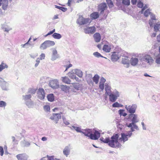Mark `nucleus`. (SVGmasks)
<instances>
[{
	"mask_svg": "<svg viewBox=\"0 0 160 160\" xmlns=\"http://www.w3.org/2000/svg\"><path fill=\"white\" fill-rule=\"evenodd\" d=\"M126 108L127 111H128L129 113H133L135 112L136 110V108L135 107L132 105V106H129Z\"/></svg>",
	"mask_w": 160,
	"mask_h": 160,
	"instance_id": "nucleus-13",
	"label": "nucleus"
},
{
	"mask_svg": "<svg viewBox=\"0 0 160 160\" xmlns=\"http://www.w3.org/2000/svg\"><path fill=\"white\" fill-rule=\"evenodd\" d=\"M52 56L55 59L58 58V52L56 49H53L52 50Z\"/></svg>",
	"mask_w": 160,
	"mask_h": 160,
	"instance_id": "nucleus-33",
	"label": "nucleus"
},
{
	"mask_svg": "<svg viewBox=\"0 0 160 160\" xmlns=\"http://www.w3.org/2000/svg\"><path fill=\"white\" fill-rule=\"evenodd\" d=\"M62 82L67 84H70L71 82V80L69 78L66 76L62 77Z\"/></svg>",
	"mask_w": 160,
	"mask_h": 160,
	"instance_id": "nucleus-18",
	"label": "nucleus"
},
{
	"mask_svg": "<svg viewBox=\"0 0 160 160\" xmlns=\"http://www.w3.org/2000/svg\"><path fill=\"white\" fill-rule=\"evenodd\" d=\"M35 92H36V91L34 89L31 90L30 91V93L33 94L35 93Z\"/></svg>",
	"mask_w": 160,
	"mask_h": 160,
	"instance_id": "nucleus-61",
	"label": "nucleus"
},
{
	"mask_svg": "<svg viewBox=\"0 0 160 160\" xmlns=\"http://www.w3.org/2000/svg\"><path fill=\"white\" fill-rule=\"evenodd\" d=\"M44 110L47 112L49 111L50 110V107L48 105H45L43 107Z\"/></svg>",
	"mask_w": 160,
	"mask_h": 160,
	"instance_id": "nucleus-43",
	"label": "nucleus"
},
{
	"mask_svg": "<svg viewBox=\"0 0 160 160\" xmlns=\"http://www.w3.org/2000/svg\"><path fill=\"white\" fill-rule=\"evenodd\" d=\"M8 66L3 62H2L1 64L0 65V72L2 71V70L5 69V68H7Z\"/></svg>",
	"mask_w": 160,
	"mask_h": 160,
	"instance_id": "nucleus-25",
	"label": "nucleus"
},
{
	"mask_svg": "<svg viewBox=\"0 0 160 160\" xmlns=\"http://www.w3.org/2000/svg\"><path fill=\"white\" fill-rule=\"evenodd\" d=\"M52 36L54 38L57 39H59L62 37L60 34L57 33H54Z\"/></svg>",
	"mask_w": 160,
	"mask_h": 160,
	"instance_id": "nucleus-31",
	"label": "nucleus"
},
{
	"mask_svg": "<svg viewBox=\"0 0 160 160\" xmlns=\"http://www.w3.org/2000/svg\"><path fill=\"white\" fill-rule=\"evenodd\" d=\"M16 157L18 160H25L26 158L24 154H20L17 155Z\"/></svg>",
	"mask_w": 160,
	"mask_h": 160,
	"instance_id": "nucleus-20",
	"label": "nucleus"
},
{
	"mask_svg": "<svg viewBox=\"0 0 160 160\" xmlns=\"http://www.w3.org/2000/svg\"><path fill=\"white\" fill-rule=\"evenodd\" d=\"M38 97L40 100L44 99L45 96V93L44 89L42 88H39L37 92Z\"/></svg>",
	"mask_w": 160,
	"mask_h": 160,
	"instance_id": "nucleus-6",
	"label": "nucleus"
},
{
	"mask_svg": "<svg viewBox=\"0 0 160 160\" xmlns=\"http://www.w3.org/2000/svg\"><path fill=\"white\" fill-rule=\"evenodd\" d=\"M157 41L158 42H160V34L158 35L157 37Z\"/></svg>",
	"mask_w": 160,
	"mask_h": 160,
	"instance_id": "nucleus-60",
	"label": "nucleus"
},
{
	"mask_svg": "<svg viewBox=\"0 0 160 160\" xmlns=\"http://www.w3.org/2000/svg\"><path fill=\"white\" fill-rule=\"evenodd\" d=\"M70 149L68 146L65 147L63 151V153L66 157L69 154Z\"/></svg>",
	"mask_w": 160,
	"mask_h": 160,
	"instance_id": "nucleus-23",
	"label": "nucleus"
},
{
	"mask_svg": "<svg viewBox=\"0 0 160 160\" xmlns=\"http://www.w3.org/2000/svg\"><path fill=\"white\" fill-rule=\"evenodd\" d=\"M122 62L123 64H127L128 65L129 64V60L128 59V58H122Z\"/></svg>",
	"mask_w": 160,
	"mask_h": 160,
	"instance_id": "nucleus-29",
	"label": "nucleus"
},
{
	"mask_svg": "<svg viewBox=\"0 0 160 160\" xmlns=\"http://www.w3.org/2000/svg\"><path fill=\"white\" fill-rule=\"evenodd\" d=\"M48 47L54 46L55 44V42L53 41L47 40L46 41Z\"/></svg>",
	"mask_w": 160,
	"mask_h": 160,
	"instance_id": "nucleus-32",
	"label": "nucleus"
},
{
	"mask_svg": "<svg viewBox=\"0 0 160 160\" xmlns=\"http://www.w3.org/2000/svg\"><path fill=\"white\" fill-rule=\"evenodd\" d=\"M138 0H131L132 3L133 5L136 4Z\"/></svg>",
	"mask_w": 160,
	"mask_h": 160,
	"instance_id": "nucleus-58",
	"label": "nucleus"
},
{
	"mask_svg": "<svg viewBox=\"0 0 160 160\" xmlns=\"http://www.w3.org/2000/svg\"><path fill=\"white\" fill-rule=\"evenodd\" d=\"M6 105L7 104L5 102L3 101H0V108H5Z\"/></svg>",
	"mask_w": 160,
	"mask_h": 160,
	"instance_id": "nucleus-41",
	"label": "nucleus"
},
{
	"mask_svg": "<svg viewBox=\"0 0 160 160\" xmlns=\"http://www.w3.org/2000/svg\"><path fill=\"white\" fill-rule=\"evenodd\" d=\"M61 89L63 91L67 92L69 91L70 87L66 85H62L61 86Z\"/></svg>",
	"mask_w": 160,
	"mask_h": 160,
	"instance_id": "nucleus-24",
	"label": "nucleus"
},
{
	"mask_svg": "<svg viewBox=\"0 0 160 160\" xmlns=\"http://www.w3.org/2000/svg\"><path fill=\"white\" fill-rule=\"evenodd\" d=\"M49 85L53 88H58L59 87L58 82L56 79L51 80L49 82Z\"/></svg>",
	"mask_w": 160,
	"mask_h": 160,
	"instance_id": "nucleus-8",
	"label": "nucleus"
},
{
	"mask_svg": "<svg viewBox=\"0 0 160 160\" xmlns=\"http://www.w3.org/2000/svg\"><path fill=\"white\" fill-rule=\"evenodd\" d=\"M71 0H68V2L67 3V4L68 5V6L70 7L71 6Z\"/></svg>",
	"mask_w": 160,
	"mask_h": 160,
	"instance_id": "nucleus-62",
	"label": "nucleus"
},
{
	"mask_svg": "<svg viewBox=\"0 0 160 160\" xmlns=\"http://www.w3.org/2000/svg\"><path fill=\"white\" fill-rule=\"evenodd\" d=\"M91 20L89 18H84L80 17L77 20L78 23L80 25L88 24L89 25L91 22Z\"/></svg>",
	"mask_w": 160,
	"mask_h": 160,
	"instance_id": "nucleus-3",
	"label": "nucleus"
},
{
	"mask_svg": "<svg viewBox=\"0 0 160 160\" xmlns=\"http://www.w3.org/2000/svg\"><path fill=\"white\" fill-rule=\"evenodd\" d=\"M104 44L102 48L103 50L106 52H110L111 49V45L108 44Z\"/></svg>",
	"mask_w": 160,
	"mask_h": 160,
	"instance_id": "nucleus-12",
	"label": "nucleus"
},
{
	"mask_svg": "<svg viewBox=\"0 0 160 160\" xmlns=\"http://www.w3.org/2000/svg\"><path fill=\"white\" fill-rule=\"evenodd\" d=\"M47 98L48 100L50 102L53 101L54 99V97L53 94H50L47 96Z\"/></svg>",
	"mask_w": 160,
	"mask_h": 160,
	"instance_id": "nucleus-30",
	"label": "nucleus"
},
{
	"mask_svg": "<svg viewBox=\"0 0 160 160\" xmlns=\"http://www.w3.org/2000/svg\"><path fill=\"white\" fill-rule=\"evenodd\" d=\"M99 77L98 75L96 74L94 75L93 78V80L96 84L98 83V82Z\"/></svg>",
	"mask_w": 160,
	"mask_h": 160,
	"instance_id": "nucleus-28",
	"label": "nucleus"
},
{
	"mask_svg": "<svg viewBox=\"0 0 160 160\" xmlns=\"http://www.w3.org/2000/svg\"><path fill=\"white\" fill-rule=\"evenodd\" d=\"M154 28L155 31H160V24H155L154 26Z\"/></svg>",
	"mask_w": 160,
	"mask_h": 160,
	"instance_id": "nucleus-35",
	"label": "nucleus"
},
{
	"mask_svg": "<svg viewBox=\"0 0 160 160\" xmlns=\"http://www.w3.org/2000/svg\"><path fill=\"white\" fill-rule=\"evenodd\" d=\"M96 28L94 26L87 27L84 29V32L86 34H93L96 31Z\"/></svg>",
	"mask_w": 160,
	"mask_h": 160,
	"instance_id": "nucleus-7",
	"label": "nucleus"
},
{
	"mask_svg": "<svg viewBox=\"0 0 160 160\" xmlns=\"http://www.w3.org/2000/svg\"><path fill=\"white\" fill-rule=\"evenodd\" d=\"M40 59L39 58H38L36 60V63L35 65V67H37L38 65L39 64L40 62Z\"/></svg>",
	"mask_w": 160,
	"mask_h": 160,
	"instance_id": "nucleus-51",
	"label": "nucleus"
},
{
	"mask_svg": "<svg viewBox=\"0 0 160 160\" xmlns=\"http://www.w3.org/2000/svg\"><path fill=\"white\" fill-rule=\"evenodd\" d=\"M106 8L107 6L105 3H101L99 6V9L101 11V12H103Z\"/></svg>",
	"mask_w": 160,
	"mask_h": 160,
	"instance_id": "nucleus-19",
	"label": "nucleus"
},
{
	"mask_svg": "<svg viewBox=\"0 0 160 160\" xmlns=\"http://www.w3.org/2000/svg\"><path fill=\"white\" fill-rule=\"evenodd\" d=\"M62 118L63 119V122L64 124H65L66 125H68L69 124L68 122L66 120V118L65 117L63 116H62Z\"/></svg>",
	"mask_w": 160,
	"mask_h": 160,
	"instance_id": "nucleus-44",
	"label": "nucleus"
},
{
	"mask_svg": "<svg viewBox=\"0 0 160 160\" xmlns=\"http://www.w3.org/2000/svg\"><path fill=\"white\" fill-rule=\"evenodd\" d=\"M60 8L61 9H60L64 12L66 11L67 10V8H66L61 7Z\"/></svg>",
	"mask_w": 160,
	"mask_h": 160,
	"instance_id": "nucleus-57",
	"label": "nucleus"
},
{
	"mask_svg": "<svg viewBox=\"0 0 160 160\" xmlns=\"http://www.w3.org/2000/svg\"><path fill=\"white\" fill-rule=\"evenodd\" d=\"M99 88L102 90H103L104 88V84L102 83L101 82H100Z\"/></svg>",
	"mask_w": 160,
	"mask_h": 160,
	"instance_id": "nucleus-49",
	"label": "nucleus"
},
{
	"mask_svg": "<svg viewBox=\"0 0 160 160\" xmlns=\"http://www.w3.org/2000/svg\"><path fill=\"white\" fill-rule=\"evenodd\" d=\"M72 65L71 64H69L68 65L64 66V67H66V68L65 71H66L68 69V68H69L70 67H72Z\"/></svg>",
	"mask_w": 160,
	"mask_h": 160,
	"instance_id": "nucleus-53",
	"label": "nucleus"
},
{
	"mask_svg": "<svg viewBox=\"0 0 160 160\" xmlns=\"http://www.w3.org/2000/svg\"><path fill=\"white\" fill-rule=\"evenodd\" d=\"M55 158H54L53 156L49 157L48 158V160H55Z\"/></svg>",
	"mask_w": 160,
	"mask_h": 160,
	"instance_id": "nucleus-59",
	"label": "nucleus"
},
{
	"mask_svg": "<svg viewBox=\"0 0 160 160\" xmlns=\"http://www.w3.org/2000/svg\"><path fill=\"white\" fill-rule=\"evenodd\" d=\"M109 100L112 102H114L117 99V96L113 94H110L109 95Z\"/></svg>",
	"mask_w": 160,
	"mask_h": 160,
	"instance_id": "nucleus-21",
	"label": "nucleus"
},
{
	"mask_svg": "<svg viewBox=\"0 0 160 160\" xmlns=\"http://www.w3.org/2000/svg\"><path fill=\"white\" fill-rule=\"evenodd\" d=\"M122 105L120 104L118 102H115L112 105V107H119L122 106Z\"/></svg>",
	"mask_w": 160,
	"mask_h": 160,
	"instance_id": "nucleus-45",
	"label": "nucleus"
},
{
	"mask_svg": "<svg viewBox=\"0 0 160 160\" xmlns=\"http://www.w3.org/2000/svg\"><path fill=\"white\" fill-rule=\"evenodd\" d=\"M99 16L98 12H94L92 13L90 15V17L92 19H96L98 18Z\"/></svg>",
	"mask_w": 160,
	"mask_h": 160,
	"instance_id": "nucleus-17",
	"label": "nucleus"
},
{
	"mask_svg": "<svg viewBox=\"0 0 160 160\" xmlns=\"http://www.w3.org/2000/svg\"><path fill=\"white\" fill-rule=\"evenodd\" d=\"M122 3L126 6H129L130 4V0H122Z\"/></svg>",
	"mask_w": 160,
	"mask_h": 160,
	"instance_id": "nucleus-37",
	"label": "nucleus"
},
{
	"mask_svg": "<svg viewBox=\"0 0 160 160\" xmlns=\"http://www.w3.org/2000/svg\"><path fill=\"white\" fill-rule=\"evenodd\" d=\"M156 33H153L151 35V36L152 37H156Z\"/></svg>",
	"mask_w": 160,
	"mask_h": 160,
	"instance_id": "nucleus-64",
	"label": "nucleus"
},
{
	"mask_svg": "<svg viewBox=\"0 0 160 160\" xmlns=\"http://www.w3.org/2000/svg\"><path fill=\"white\" fill-rule=\"evenodd\" d=\"M137 6L139 8H142L143 7V3L141 1H139L138 2L137 4Z\"/></svg>",
	"mask_w": 160,
	"mask_h": 160,
	"instance_id": "nucleus-46",
	"label": "nucleus"
},
{
	"mask_svg": "<svg viewBox=\"0 0 160 160\" xmlns=\"http://www.w3.org/2000/svg\"><path fill=\"white\" fill-rule=\"evenodd\" d=\"M119 135L116 134L113 135L110 139L109 138H104L102 137L100 138V140L104 143H108V145L112 148H118L121 146L118 142Z\"/></svg>",
	"mask_w": 160,
	"mask_h": 160,
	"instance_id": "nucleus-1",
	"label": "nucleus"
},
{
	"mask_svg": "<svg viewBox=\"0 0 160 160\" xmlns=\"http://www.w3.org/2000/svg\"><path fill=\"white\" fill-rule=\"evenodd\" d=\"M72 79H75L76 80V81H79V80H78V78L77 77H76V76L74 75H72V76H71V78Z\"/></svg>",
	"mask_w": 160,
	"mask_h": 160,
	"instance_id": "nucleus-54",
	"label": "nucleus"
},
{
	"mask_svg": "<svg viewBox=\"0 0 160 160\" xmlns=\"http://www.w3.org/2000/svg\"><path fill=\"white\" fill-rule=\"evenodd\" d=\"M110 88L108 85L106 86L105 87V90L106 91V92L107 93L108 95H109L108 93H109V91L110 90Z\"/></svg>",
	"mask_w": 160,
	"mask_h": 160,
	"instance_id": "nucleus-47",
	"label": "nucleus"
},
{
	"mask_svg": "<svg viewBox=\"0 0 160 160\" xmlns=\"http://www.w3.org/2000/svg\"><path fill=\"white\" fill-rule=\"evenodd\" d=\"M93 38L95 41L96 42H99L101 39V37L100 34L98 33H96L93 35Z\"/></svg>",
	"mask_w": 160,
	"mask_h": 160,
	"instance_id": "nucleus-14",
	"label": "nucleus"
},
{
	"mask_svg": "<svg viewBox=\"0 0 160 160\" xmlns=\"http://www.w3.org/2000/svg\"><path fill=\"white\" fill-rule=\"evenodd\" d=\"M47 48H48V46L46 41L41 45L40 47V48L42 50L45 49Z\"/></svg>",
	"mask_w": 160,
	"mask_h": 160,
	"instance_id": "nucleus-26",
	"label": "nucleus"
},
{
	"mask_svg": "<svg viewBox=\"0 0 160 160\" xmlns=\"http://www.w3.org/2000/svg\"><path fill=\"white\" fill-rule=\"evenodd\" d=\"M76 74L79 77H82V71H77L76 72Z\"/></svg>",
	"mask_w": 160,
	"mask_h": 160,
	"instance_id": "nucleus-42",
	"label": "nucleus"
},
{
	"mask_svg": "<svg viewBox=\"0 0 160 160\" xmlns=\"http://www.w3.org/2000/svg\"><path fill=\"white\" fill-rule=\"evenodd\" d=\"M133 116L132 119V122L130 123L129 125L128 124H126V126L129 128H131V129L132 130V131H133L134 130V129H138V127L135 124V122H138V120L137 119V116L135 114H132V115Z\"/></svg>",
	"mask_w": 160,
	"mask_h": 160,
	"instance_id": "nucleus-2",
	"label": "nucleus"
},
{
	"mask_svg": "<svg viewBox=\"0 0 160 160\" xmlns=\"http://www.w3.org/2000/svg\"><path fill=\"white\" fill-rule=\"evenodd\" d=\"M132 131L129 132L128 134H125L124 133H121V137L119 138V140L120 142L123 141L124 143L125 141L128 140V137H130L132 135Z\"/></svg>",
	"mask_w": 160,
	"mask_h": 160,
	"instance_id": "nucleus-5",
	"label": "nucleus"
},
{
	"mask_svg": "<svg viewBox=\"0 0 160 160\" xmlns=\"http://www.w3.org/2000/svg\"><path fill=\"white\" fill-rule=\"evenodd\" d=\"M82 133L86 136L90 138L91 133H92V131L91 129H88L84 130L83 132L82 131Z\"/></svg>",
	"mask_w": 160,
	"mask_h": 160,
	"instance_id": "nucleus-16",
	"label": "nucleus"
},
{
	"mask_svg": "<svg viewBox=\"0 0 160 160\" xmlns=\"http://www.w3.org/2000/svg\"><path fill=\"white\" fill-rule=\"evenodd\" d=\"M138 59L137 58H132L130 60V63L133 66L136 65L138 63Z\"/></svg>",
	"mask_w": 160,
	"mask_h": 160,
	"instance_id": "nucleus-22",
	"label": "nucleus"
},
{
	"mask_svg": "<svg viewBox=\"0 0 160 160\" xmlns=\"http://www.w3.org/2000/svg\"><path fill=\"white\" fill-rule=\"evenodd\" d=\"M155 61L157 64H160V53L157 55L155 58Z\"/></svg>",
	"mask_w": 160,
	"mask_h": 160,
	"instance_id": "nucleus-27",
	"label": "nucleus"
},
{
	"mask_svg": "<svg viewBox=\"0 0 160 160\" xmlns=\"http://www.w3.org/2000/svg\"><path fill=\"white\" fill-rule=\"evenodd\" d=\"M97 47L99 49H101L102 47V44H98V45H97Z\"/></svg>",
	"mask_w": 160,
	"mask_h": 160,
	"instance_id": "nucleus-63",
	"label": "nucleus"
},
{
	"mask_svg": "<svg viewBox=\"0 0 160 160\" xmlns=\"http://www.w3.org/2000/svg\"><path fill=\"white\" fill-rule=\"evenodd\" d=\"M120 57L118 52H113L111 56V59L112 61H116L118 60Z\"/></svg>",
	"mask_w": 160,
	"mask_h": 160,
	"instance_id": "nucleus-11",
	"label": "nucleus"
},
{
	"mask_svg": "<svg viewBox=\"0 0 160 160\" xmlns=\"http://www.w3.org/2000/svg\"><path fill=\"white\" fill-rule=\"evenodd\" d=\"M100 137V133L96 130L95 131L93 134L91 133L90 138L92 140H98Z\"/></svg>",
	"mask_w": 160,
	"mask_h": 160,
	"instance_id": "nucleus-9",
	"label": "nucleus"
},
{
	"mask_svg": "<svg viewBox=\"0 0 160 160\" xmlns=\"http://www.w3.org/2000/svg\"><path fill=\"white\" fill-rule=\"evenodd\" d=\"M106 82V80L103 78L102 77L100 79V82H101L102 83L104 84Z\"/></svg>",
	"mask_w": 160,
	"mask_h": 160,
	"instance_id": "nucleus-56",
	"label": "nucleus"
},
{
	"mask_svg": "<svg viewBox=\"0 0 160 160\" xmlns=\"http://www.w3.org/2000/svg\"><path fill=\"white\" fill-rule=\"evenodd\" d=\"M72 128L73 129H74V130H75L77 132H79L82 133V131L81 130V129L79 127H75V126H72Z\"/></svg>",
	"mask_w": 160,
	"mask_h": 160,
	"instance_id": "nucleus-39",
	"label": "nucleus"
},
{
	"mask_svg": "<svg viewBox=\"0 0 160 160\" xmlns=\"http://www.w3.org/2000/svg\"><path fill=\"white\" fill-rule=\"evenodd\" d=\"M75 88L78 90L79 88V84L78 83H71Z\"/></svg>",
	"mask_w": 160,
	"mask_h": 160,
	"instance_id": "nucleus-38",
	"label": "nucleus"
},
{
	"mask_svg": "<svg viewBox=\"0 0 160 160\" xmlns=\"http://www.w3.org/2000/svg\"><path fill=\"white\" fill-rule=\"evenodd\" d=\"M55 31V29H53L52 31H50L49 32H48L47 34L45 36V37H46L48 35H51Z\"/></svg>",
	"mask_w": 160,
	"mask_h": 160,
	"instance_id": "nucleus-50",
	"label": "nucleus"
},
{
	"mask_svg": "<svg viewBox=\"0 0 160 160\" xmlns=\"http://www.w3.org/2000/svg\"><path fill=\"white\" fill-rule=\"evenodd\" d=\"M93 54L94 56L98 57H102L101 54L98 52H94Z\"/></svg>",
	"mask_w": 160,
	"mask_h": 160,
	"instance_id": "nucleus-48",
	"label": "nucleus"
},
{
	"mask_svg": "<svg viewBox=\"0 0 160 160\" xmlns=\"http://www.w3.org/2000/svg\"><path fill=\"white\" fill-rule=\"evenodd\" d=\"M151 14V12H150L149 9H148L145 11L144 15L146 17H147Z\"/></svg>",
	"mask_w": 160,
	"mask_h": 160,
	"instance_id": "nucleus-40",
	"label": "nucleus"
},
{
	"mask_svg": "<svg viewBox=\"0 0 160 160\" xmlns=\"http://www.w3.org/2000/svg\"><path fill=\"white\" fill-rule=\"evenodd\" d=\"M106 1L109 8H112L113 7V4L111 0H106Z\"/></svg>",
	"mask_w": 160,
	"mask_h": 160,
	"instance_id": "nucleus-34",
	"label": "nucleus"
},
{
	"mask_svg": "<svg viewBox=\"0 0 160 160\" xmlns=\"http://www.w3.org/2000/svg\"><path fill=\"white\" fill-rule=\"evenodd\" d=\"M143 59L145 61L149 64L153 63L154 61L152 58L149 55L146 54L144 55Z\"/></svg>",
	"mask_w": 160,
	"mask_h": 160,
	"instance_id": "nucleus-10",
	"label": "nucleus"
},
{
	"mask_svg": "<svg viewBox=\"0 0 160 160\" xmlns=\"http://www.w3.org/2000/svg\"><path fill=\"white\" fill-rule=\"evenodd\" d=\"M8 0H2V7L3 9L5 10L8 7Z\"/></svg>",
	"mask_w": 160,
	"mask_h": 160,
	"instance_id": "nucleus-15",
	"label": "nucleus"
},
{
	"mask_svg": "<svg viewBox=\"0 0 160 160\" xmlns=\"http://www.w3.org/2000/svg\"><path fill=\"white\" fill-rule=\"evenodd\" d=\"M45 54L44 53H42L40 56V59L41 60L44 59L45 58Z\"/></svg>",
	"mask_w": 160,
	"mask_h": 160,
	"instance_id": "nucleus-55",
	"label": "nucleus"
},
{
	"mask_svg": "<svg viewBox=\"0 0 160 160\" xmlns=\"http://www.w3.org/2000/svg\"><path fill=\"white\" fill-rule=\"evenodd\" d=\"M4 153V151L2 147L0 146V155L2 156Z\"/></svg>",
	"mask_w": 160,
	"mask_h": 160,
	"instance_id": "nucleus-52",
	"label": "nucleus"
},
{
	"mask_svg": "<svg viewBox=\"0 0 160 160\" xmlns=\"http://www.w3.org/2000/svg\"><path fill=\"white\" fill-rule=\"evenodd\" d=\"M62 114V112H60L57 113H53L50 118V119L54 121L55 123H57L59 119L61 118V114Z\"/></svg>",
	"mask_w": 160,
	"mask_h": 160,
	"instance_id": "nucleus-4",
	"label": "nucleus"
},
{
	"mask_svg": "<svg viewBox=\"0 0 160 160\" xmlns=\"http://www.w3.org/2000/svg\"><path fill=\"white\" fill-rule=\"evenodd\" d=\"M31 97V95H26L23 96V98L25 101H27L28 100L30 99Z\"/></svg>",
	"mask_w": 160,
	"mask_h": 160,
	"instance_id": "nucleus-36",
	"label": "nucleus"
}]
</instances>
